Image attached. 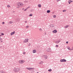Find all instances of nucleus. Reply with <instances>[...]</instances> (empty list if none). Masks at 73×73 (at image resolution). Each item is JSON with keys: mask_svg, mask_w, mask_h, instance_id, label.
<instances>
[{"mask_svg": "<svg viewBox=\"0 0 73 73\" xmlns=\"http://www.w3.org/2000/svg\"><path fill=\"white\" fill-rule=\"evenodd\" d=\"M60 61H61V62H64L63 59H61L60 60Z\"/></svg>", "mask_w": 73, "mask_h": 73, "instance_id": "nucleus-21", "label": "nucleus"}, {"mask_svg": "<svg viewBox=\"0 0 73 73\" xmlns=\"http://www.w3.org/2000/svg\"><path fill=\"white\" fill-rule=\"evenodd\" d=\"M43 63V62L41 61L39 63V64H42Z\"/></svg>", "mask_w": 73, "mask_h": 73, "instance_id": "nucleus-18", "label": "nucleus"}, {"mask_svg": "<svg viewBox=\"0 0 73 73\" xmlns=\"http://www.w3.org/2000/svg\"><path fill=\"white\" fill-rule=\"evenodd\" d=\"M9 7H10V6H9V5H7V7L8 8H9Z\"/></svg>", "mask_w": 73, "mask_h": 73, "instance_id": "nucleus-34", "label": "nucleus"}, {"mask_svg": "<svg viewBox=\"0 0 73 73\" xmlns=\"http://www.w3.org/2000/svg\"><path fill=\"white\" fill-rule=\"evenodd\" d=\"M44 57L46 59H47V58H48V56H47L46 55H45L44 56Z\"/></svg>", "mask_w": 73, "mask_h": 73, "instance_id": "nucleus-14", "label": "nucleus"}, {"mask_svg": "<svg viewBox=\"0 0 73 73\" xmlns=\"http://www.w3.org/2000/svg\"><path fill=\"white\" fill-rule=\"evenodd\" d=\"M27 69H28V70H29L30 71H31L32 70H33V69H35V68H26Z\"/></svg>", "mask_w": 73, "mask_h": 73, "instance_id": "nucleus-3", "label": "nucleus"}, {"mask_svg": "<svg viewBox=\"0 0 73 73\" xmlns=\"http://www.w3.org/2000/svg\"><path fill=\"white\" fill-rule=\"evenodd\" d=\"M1 36V35H0V36Z\"/></svg>", "mask_w": 73, "mask_h": 73, "instance_id": "nucleus-43", "label": "nucleus"}, {"mask_svg": "<svg viewBox=\"0 0 73 73\" xmlns=\"http://www.w3.org/2000/svg\"><path fill=\"white\" fill-rule=\"evenodd\" d=\"M67 49H68V50H72V49L70 48V47H67Z\"/></svg>", "mask_w": 73, "mask_h": 73, "instance_id": "nucleus-10", "label": "nucleus"}, {"mask_svg": "<svg viewBox=\"0 0 73 73\" xmlns=\"http://www.w3.org/2000/svg\"><path fill=\"white\" fill-rule=\"evenodd\" d=\"M60 0H57V1H59Z\"/></svg>", "mask_w": 73, "mask_h": 73, "instance_id": "nucleus-38", "label": "nucleus"}, {"mask_svg": "<svg viewBox=\"0 0 73 73\" xmlns=\"http://www.w3.org/2000/svg\"><path fill=\"white\" fill-rule=\"evenodd\" d=\"M48 72H51L52 71V69H50L48 70Z\"/></svg>", "mask_w": 73, "mask_h": 73, "instance_id": "nucleus-20", "label": "nucleus"}, {"mask_svg": "<svg viewBox=\"0 0 73 73\" xmlns=\"http://www.w3.org/2000/svg\"><path fill=\"white\" fill-rule=\"evenodd\" d=\"M66 44H68V42L67 41L66 42Z\"/></svg>", "mask_w": 73, "mask_h": 73, "instance_id": "nucleus-37", "label": "nucleus"}, {"mask_svg": "<svg viewBox=\"0 0 73 73\" xmlns=\"http://www.w3.org/2000/svg\"><path fill=\"white\" fill-rule=\"evenodd\" d=\"M60 41H61V40H59L57 41H56L55 42V43H56V44H58V43H59V42H60Z\"/></svg>", "mask_w": 73, "mask_h": 73, "instance_id": "nucleus-7", "label": "nucleus"}, {"mask_svg": "<svg viewBox=\"0 0 73 73\" xmlns=\"http://www.w3.org/2000/svg\"><path fill=\"white\" fill-rule=\"evenodd\" d=\"M56 47H58V45H56Z\"/></svg>", "mask_w": 73, "mask_h": 73, "instance_id": "nucleus-36", "label": "nucleus"}, {"mask_svg": "<svg viewBox=\"0 0 73 73\" xmlns=\"http://www.w3.org/2000/svg\"><path fill=\"white\" fill-rule=\"evenodd\" d=\"M50 11L49 10H48L47 11V13H50Z\"/></svg>", "mask_w": 73, "mask_h": 73, "instance_id": "nucleus-17", "label": "nucleus"}, {"mask_svg": "<svg viewBox=\"0 0 73 73\" xmlns=\"http://www.w3.org/2000/svg\"><path fill=\"white\" fill-rule=\"evenodd\" d=\"M30 8V7L29 6L28 7H27V8H26V9H28V8Z\"/></svg>", "mask_w": 73, "mask_h": 73, "instance_id": "nucleus-28", "label": "nucleus"}, {"mask_svg": "<svg viewBox=\"0 0 73 73\" xmlns=\"http://www.w3.org/2000/svg\"><path fill=\"white\" fill-rule=\"evenodd\" d=\"M1 42H3V41H1Z\"/></svg>", "mask_w": 73, "mask_h": 73, "instance_id": "nucleus-39", "label": "nucleus"}, {"mask_svg": "<svg viewBox=\"0 0 73 73\" xmlns=\"http://www.w3.org/2000/svg\"><path fill=\"white\" fill-rule=\"evenodd\" d=\"M38 73V72H37V73Z\"/></svg>", "mask_w": 73, "mask_h": 73, "instance_id": "nucleus-42", "label": "nucleus"}, {"mask_svg": "<svg viewBox=\"0 0 73 73\" xmlns=\"http://www.w3.org/2000/svg\"><path fill=\"white\" fill-rule=\"evenodd\" d=\"M9 23L10 24H12L13 23V21H10Z\"/></svg>", "mask_w": 73, "mask_h": 73, "instance_id": "nucleus-19", "label": "nucleus"}, {"mask_svg": "<svg viewBox=\"0 0 73 73\" xmlns=\"http://www.w3.org/2000/svg\"><path fill=\"white\" fill-rule=\"evenodd\" d=\"M25 23H27V21H25Z\"/></svg>", "mask_w": 73, "mask_h": 73, "instance_id": "nucleus-32", "label": "nucleus"}, {"mask_svg": "<svg viewBox=\"0 0 73 73\" xmlns=\"http://www.w3.org/2000/svg\"><path fill=\"white\" fill-rule=\"evenodd\" d=\"M14 70L15 72H18L20 70V68L19 67L16 68L14 69Z\"/></svg>", "mask_w": 73, "mask_h": 73, "instance_id": "nucleus-1", "label": "nucleus"}, {"mask_svg": "<svg viewBox=\"0 0 73 73\" xmlns=\"http://www.w3.org/2000/svg\"><path fill=\"white\" fill-rule=\"evenodd\" d=\"M17 5L19 7H23V3L21 2H19L17 3Z\"/></svg>", "mask_w": 73, "mask_h": 73, "instance_id": "nucleus-2", "label": "nucleus"}, {"mask_svg": "<svg viewBox=\"0 0 73 73\" xmlns=\"http://www.w3.org/2000/svg\"><path fill=\"white\" fill-rule=\"evenodd\" d=\"M24 9V8L23 9Z\"/></svg>", "mask_w": 73, "mask_h": 73, "instance_id": "nucleus-41", "label": "nucleus"}, {"mask_svg": "<svg viewBox=\"0 0 73 73\" xmlns=\"http://www.w3.org/2000/svg\"><path fill=\"white\" fill-rule=\"evenodd\" d=\"M4 34L3 33H2L1 34V35H2V36H3V35H4Z\"/></svg>", "mask_w": 73, "mask_h": 73, "instance_id": "nucleus-29", "label": "nucleus"}, {"mask_svg": "<svg viewBox=\"0 0 73 73\" xmlns=\"http://www.w3.org/2000/svg\"><path fill=\"white\" fill-rule=\"evenodd\" d=\"M62 11L63 12H65L66 11V10H64Z\"/></svg>", "mask_w": 73, "mask_h": 73, "instance_id": "nucleus-27", "label": "nucleus"}, {"mask_svg": "<svg viewBox=\"0 0 73 73\" xmlns=\"http://www.w3.org/2000/svg\"><path fill=\"white\" fill-rule=\"evenodd\" d=\"M27 9H25L24 10V11H27Z\"/></svg>", "mask_w": 73, "mask_h": 73, "instance_id": "nucleus-31", "label": "nucleus"}, {"mask_svg": "<svg viewBox=\"0 0 73 73\" xmlns=\"http://www.w3.org/2000/svg\"><path fill=\"white\" fill-rule=\"evenodd\" d=\"M24 9V8L23 9Z\"/></svg>", "mask_w": 73, "mask_h": 73, "instance_id": "nucleus-40", "label": "nucleus"}, {"mask_svg": "<svg viewBox=\"0 0 73 73\" xmlns=\"http://www.w3.org/2000/svg\"><path fill=\"white\" fill-rule=\"evenodd\" d=\"M68 27H69V25H66L64 26V28H68Z\"/></svg>", "mask_w": 73, "mask_h": 73, "instance_id": "nucleus-15", "label": "nucleus"}, {"mask_svg": "<svg viewBox=\"0 0 73 73\" xmlns=\"http://www.w3.org/2000/svg\"><path fill=\"white\" fill-rule=\"evenodd\" d=\"M24 42H28V38L25 39L24 40Z\"/></svg>", "mask_w": 73, "mask_h": 73, "instance_id": "nucleus-6", "label": "nucleus"}, {"mask_svg": "<svg viewBox=\"0 0 73 73\" xmlns=\"http://www.w3.org/2000/svg\"><path fill=\"white\" fill-rule=\"evenodd\" d=\"M46 51L48 52H51V48H48L46 49Z\"/></svg>", "mask_w": 73, "mask_h": 73, "instance_id": "nucleus-5", "label": "nucleus"}, {"mask_svg": "<svg viewBox=\"0 0 73 73\" xmlns=\"http://www.w3.org/2000/svg\"><path fill=\"white\" fill-rule=\"evenodd\" d=\"M29 16H33V14H30Z\"/></svg>", "mask_w": 73, "mask_h": 73, "instance_id": "nucleus-22", "label": "nucleus"}, {"mask_svg": "<svg viewBox=\"0 0 73 73\" xmlns=\"http://www.w3.org/2000/svg\"><path fill=\"white\" fill-rule=\"evenodd\" d=\"M26 28L27 29V28H29V26L27 25L26 26Z\"/></svg>", "mask_w": 73, "mask_h": 73, "instance_id": "nucleus-26", "label": "nucleus"}, {"mask_svg": "<svg viewBox=\"0 0 73 73\" xmlns=\"http://www.w3.org/2000/svg\"><path fill=\"white\" fill-rule=\"evenodd\" d=\"M23 54H25V52H24Z\"/></svg>", "mask_w": 73, "mask_h": 73, "instance_id": "nucleus-33", "label": "nucleus"}, {"mask_svg": "<svg viewBox=\"0 0 73 73\" xmlns=\"http://www.w3.org/2000/svg\"><path fill=\"white\" fill-rule=\"evenodd\" d=\"M72 2H73V1H72V0H69L68 1V3L70 4L71 3H72Z\"/></svg>", "mask_w": 73, "mask_h": 73, "instance_id": "nucleus-11", "label": "nucleus"}, {"mask_svg": "<svg viewBox=\"0 0 73 73\" xmlns=\"http://www.w3.org/2000/svg\"><path fill=\"white\" fill-rule=\"evenodd\" d=\"M66 60L65 59H63V62H66Z\"/></svg>", "mask_w": 73, "mask_h": 73, "instance_id": "nucleus-24", "label": "nucleus"}, {"mask_svg": "<svg viewBox=\"0 0 73 73\" xmlns=\"http://www.w3.org/2000/svg\"><path fill=\"white\" fill-rule=\"evenodd\" d=\"M38 7H41V5L40 4H38Z\"/></svg>", "mask_w": 73, "mask_h": 73, "instance_id": "nucleus-16", "label": "nucleus"}, {"mask_svg": "<svg viewBox=\"0 0 73 73\" xmlns=\"http://www.w3.org/2000/svg\"><path fill=\"white\" fill-rule=\"evenodd\" d=\"M36 50H34L33 51V53H36Z\"/></svg>", "mask_w": 73, "mask_h": 73, "instance_id": "nucleus-12", "label": "nucleus"}, {"mask_svg": "<svg viewBox=\"0 0 73 73\" xmlns=\"http://www.w3.org/2000/svg\"><path fill=\"white\" fill-rule=\"evenodd\" d=\"M5 23L4 22H2L3 24H4Z\"/></svg>", "mask_w": 73, "mask_h": 73, "instance_id": "nucleus-30", "label": "nucleus"}, {"mask_svg": "<svg viewBox=\"0 0 73 73\" xmlns=\"http://www.w3.org/2000/svg\"><path fill=\"white\" fill-rule=\"evenodd\" d=\"M2 40V39L0 37V41H1V40Z\"/></svg>", "mask_w": 73, "mask_h": 73, "instance_id": "nucleus-35", "label": "nucleus"}, {"mask_svg": "<svg viewBox=\"0 0 73 73\" xmlns=\"http://www.w3.org/2000/svg\"><path fill=\"white\" fill-rule=\"evenodd\" d=\"M15 31L11 33V36H12L13 35V34H15Z\"/></svg>", "mask_w": 73, "mask_h": 73, "instance_id": "nucleus-9", "label": "nucleus"}, {"mask_svg": "<svg viewBox=\"0 0 73 73\" xmlns=\"http://www.w3.org/2000/svg\"><path fill=\"white\" fill-rule=\"evenodd\" d=\"M57 32V31L56 30H54L53 31H52V33H56Z\"/></svg>", "mask_w": 73, "mask_h": 73, "instance_id": "nucleus-8", "label": "nucleus"}, {"mask_svg": "<svg viewBox=\"0 0 73 73\" xmlns=\"http://www.w3.org/2000/svg\"><path fill=\"white\" fill-rule=\"evenodd\" d=\"M25 62V61L24 60H20L19 61V63H20V64H23V63H24Z\"/></svg>", "mask_w": 73, "mask_h": 73, "instance_id": "nucleus-4", "label": "nucleus"}, {"mask_svg": "<svg viewBox=\"0 0 73 73\" xmlns=\"http://www.w3.org/2000/svg\"><path fill=\"white\" fill-rule=\"evenodd\" d=\"M39 31H40V32H42V29H41V28H40L39 29Z\"/></svg>", "mask_w": 73, "mask_h": 73, "instance_id": "nucleus-25", "label": "nucleus"}, {"mask_svg": "<svg viewBox=\"0 0 73 73\" xmlns=\"http://www.w3.org/2000/svg\"><path fill=\"white\" fill-rule=\"evenodd\" d=\"M56 15H54V16H53V17L54 18H56Z\"/></svg>", "mask_w": 73, "mask_h": 73, "instance_id": "nucleus-23", "label": "nucleus"}, {"mask_svg": "<svg viewBox=\"0 0 73 73\" xmlns=\"http://www.w3.org/2000/svg\"><path fill=\"white\" fill-rule=\"evenodd\" d=\"M50 27H54V25H53V24H50Z\"/></svg>", "mask_w": 73, "mask_h": 73, "instance_id": "nucleus-13", "label": "nucleus"}]
</instances>
